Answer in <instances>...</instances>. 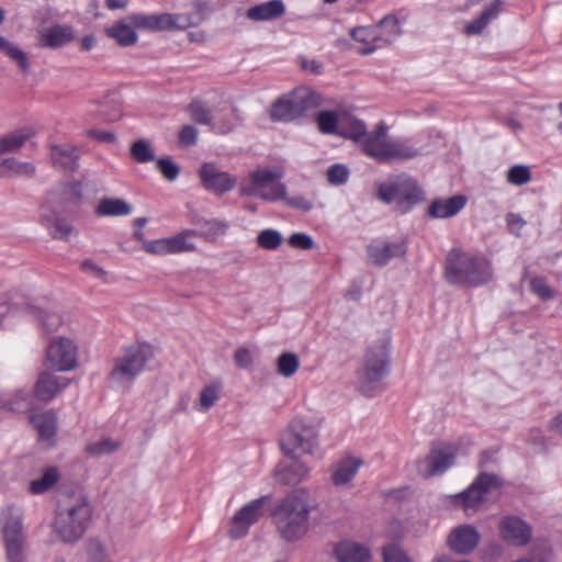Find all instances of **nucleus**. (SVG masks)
I'll list each match as a JSON object with an SVG mask.
<instances>
[{"instance_id": "obj_1", "label": "nucleus", "mask_w": 562, "mask_h": 562, "mask_svg": "<svg viewBox=\"0 0 562 562\" xmlns=\"http://www.w3.org/2000/svg\"><path fill=\"white\" fill-rule=\"evenodd\" d=\"M317 429L302 418L293 419L280 438L284 456L292 458L290 464L282 465L277 472V480L285 485H296L308 476L310 468L297 460L301 454L313 453L317 447Z\"/></svg>"}, {"instance_id": "obj_2", "label": "nucleus", "mask_w": 562, "mask_h": 562, "mask_svg": "<svg viewBox=\"0 0 562 562\" xmlns=\"http://www.w3.org/2000/svg\"><path fill=\"white\" fill-rule=\"evenodd\" d=\"M445 273L450 284L480 286L491 280L492 268L484 256L453 248L447 255Z\"/></svg>"}, {"instance_id": "obj_3", "label": "nucleus", "mask_w": 562, "mask_h": 562, "mask_svg": "<svg viewBox=\"0 0 562 562\" xmlns=\"http://www.w3.org/2000/svg\"><path fill=\"white\" fill-rule=\"evenodd\" d=\"M154 358V349L149 344L137 342L121 350L113 361L109 380L115 387L130 390L136 378L148 369Z\"/></svg>"}, {"instance_id": "obj_4", "label": "nucleus", "mask_w": 562, "mask_h": 562, "mask_svg": "<svg viewBox=\"0 0 562 562\" xmlns=\"http://www.w3.org/2000/svg\"><path fill=\"white\" fill-rule=\"evenodd\" d=\"M310 504L303 494H289L274 508L272 516L281 537L289 541L301 539L308 528Z\"/></svg>"}, {"instance_id": "obj_5", "label": "nucleus", "mask_w": 562, "mask_h": 562, "mask_svg": "<svg viewBox=\"0 0 562 562\" xmlns=\"http://www.w3.org/2000/svg\"><path fill=\"white\" fill-rule=\"evenodd\" d=\"M92 507L86 495L72 498L66 509L58 510L55 531L65 543H76L86 533L91 520Z\"/></svg>"}, {"instance_id": "obj_6", "label": "nucleus", "mask_w": 562, "mask_h": 562, "mask_svg": "<svg viewBox=\"0 0 562 562\" xmlns=\"http://www.w3.org/2000/svg\"><path fill=\"white\" fill-rule=\"evenodd\" d=\"M389 373V357L385 346L379 345L368 350L363 366L358 371L359 391L372 397L383 390L382 380Z\"/></svg>"}, {"instance_id": "obj_7", "label": "nucleus", "mask_w": 562, "mask_h": 562, "mask_svg": "<svg viewBox=\"0 0 562 562\" xmlns=\"http://www.w3.org/2000/svg\"><path fill=\"white\" fill-rule=\"evenodd\" d=\"M376 195L386 204L395 202L402 213L409 212L415 204L425 199L424 190L418 182L406 175L380 183Z\"/></svg>"}, {"instance_id": "obj_8", "label": "nucleus", "mask_w": 562, "mask_h": 562, "mask_svg": "<svg viewBox=\"0 0 562 562\" xmlns=\"http://www.w3.org/2000/svg\"><path fill=\"white\" fill-rule=\"evenodd\" d=\"M280 175L266 168H258L249 172L243 180L239 193L243 196H259L267 202H276L285 198L286 187L279 182Z\"/></svg>"}, {"instance_id": "obj_9", "label": "nucleus", "mask_w": 562, "mask_h": 562, "mask_svg": "<svg viewBox=\"0 0 562 562\" xmlns=\"http://www.w3.org/2000/svg\"><path fill=\"white\" fill-rule=\"evenodd\" d=\"M2 533L9 562H23L24 533L22 516L18 509H7Z\"/></svg>"}, {"instance_id": "obj_10", "label": "nucleus", "mask_w": 562, "mask_h": 562, "mask_svg": "<svg viewBox=\"0 0 562 562\" xmlns=\"http://www.w3.org/2000/svg\"><path fill=\"white\" fill-rule=\"evenodd\" d=\"M407 251L404 239H376L367 246V262L378 268L385 267L392 259L403 257Z\"/></svg>"}, {"instance_id": "obj_11", "label": "nucleus", "mask_w": 562, "mask_h": 562, "mask_svg": "<svg viewBox=\"0 0 562 562\" xmlns=\"http://www.w3.org/2000/svg\"><path fill=\"white\" fill-rule=\"evenodd\" d=\"M270 496L265 495L243 506L233 517L229 535L234 539H240L248 533L249 527L263 516V507Z\"/></svg>"}, {"instance_id": "obj_12", "label": "nucleus", "mask_w": 562, "mask_h": 562, "mask_svg": "<svg viewBox=\"0 0 562 562\" xmlns=\"http://www.w3.org/2000/svg\"><path fill=\"white\" fill-rule=\"evenodd\" d=\"M454 458L453 449L450 446L436 445L429 454L418 462V472L424 477L442 474L453 465Z\"/></svg>"}, {"instance_id": "obj_13", "label": "nucleus", "mask_w": 562, "mask_h": 562, "mask_svg": "<svg viewBox=\"0 0 562 562\" xmlns=\"http://www.w3.org/2000/svg\"><path fill=\"white\" fill-rule=\"evenodd\" d=\"M46 359L56 371L72 370L77 363V348L70 339L58 338L48 345Z\"/></svg>"}, {"instance_id": "obj_14", "label": "nucleus", "mask_w": 562, "mask_h": 562, "mask_svg": "<svg viewBox=\"0 0 562 562\" xmlns=\"http://www.w3.org/2000/svg\"><path fill=\"white\" fill-rule=\"evenodd\" d=\"M501 538L515 547L527 546L532 538L531 526L518 516H505L499 520Z\"/></svg>"}, {"instance_id": "obj_15", "label": "nucleus", "mask_w": 562, "mask_h": 562, "mask_svg": "<svg viewBox=\"0 0 562 562\" xmlns=\"http://www.w3.org/2000/svg\"><path fill=\"white\" fill-rule=\"evenodd\" d=\"M199 176L203 187L217 195L231 191L236 186V178L213 162H204L199 169Z\"/></svg>"}, {"instance_id": "obj_16", "label": "nucleus", "mask_w": 562, "mask_h": 562, "mask_svg": "<svg viewBox=\"0 0 562 562\" xmlns=\"http://www.w3.org/2000/svg\"><path fill=\"white\" fill-rule=\"evenodd\" d=\"M497 486L496 475L482 472L465 491L458 495V498L465 510L476 508L485 499L487 493Z\"/></svg>"}, {"instance_id": "obj_17", "label": "nucleus", "mask_w": 562, "mask_h": 562, "mask_svg": "<svg viewBox=\"0 0 562 562\" xmlns=\"http://www.w3.org/2000/svg\"><path fill=\"white\" fill-rule=\"evenodd\" d=\"M387 131V125L383 121H380L373 132L367 133L360 145L362 151L368 157L373 158L379 162H386L387 147L390 143Z\"/></svg>"}, {"instance_id": "obj_18", "label": "nucleus", "mask_w": 562, "mask_h": 562, "mask_svg": "<svg viewBox=\"0 0 562 562\" xmlns=\"http://www.w3.org/2000/svg\"><path fill=\"white\" fill-rule=\"evenodd\" d=\"M189 113L195 123L200 125H207L216 133L225 134L234 127V123L229 120H222L216 115H213L211 109L201 100H193L190 103Z\"/></svg>"}, {"instance_id": "obj_19", "label": "nucleus", "mask_w": 562, "mask_h": 562, "mask_svg": "<svg viewBox=\"0 0 562 562\" xmlns=\"http://www.w3.org/2000/svg\"><path fill=\"white\" fill-rule=\"evenodd\" d=\"M375 27L378 29V44L359 49L360 54L370 55L378 48L394 43L402 35L398 19L393 14L381 19Z\"/></svg>"}, {"instance_id": "obj_20", "label": "nucleus", "mask_w": 562, "mask_h": 562, "mask_svg": "<svg viewBox=\"0 0 562 562\" xmlns=\"http://www.w3.org/2000/svg\"><path fill=\"white\" fill-rule=\"evenodd\" d=\"M480 538V533L475 527L472 525H462L450 532L448 544L456 553L469 554L475 550Z\"/></svg>"}, {"instance_id": "obj_21", "label": "nucleus", "mask_w": 562, "mask_h": 562, "mask_svg": "<svg viewBox=\"0 0 562 562\" xmlns=\"http://www.w3.org/2000/svg\"><path fill=\"white\" fill-rule=\"evenodd\" d=\"M76 38L71 25L54 24L40 33V46L43 48L56 49L71 43Z\"/></svg>"}, {"instance_id": "obj_22", "label": "nucleus", "mask_w": 562, "mask_h": 562, "mask_svg": "<svg viewBox=\"0 0 562 562\" xmlns=\"http://www.w3.org/2000/svg\"><path fill=\"white\" fill-rule=\"evenodd\" d=\"M69 384L66 378H59L54 373L44 371L38 375L34 393L37 400L42 402H50L58 392Z\"/></svg>"}, {"instance_id": "obj_23", "label": "nucleus", "mask_w": 562, "mask_h": 562, "mask_svg": "<svg viewBox=\"0 0 562 562\" xmlns=\"http://www.w3.org/2000/svg\"><path fill=\"white\" fill-rule=\"evenodd\" d=\"M50 158L54 167L74 172L78 169L80 155L76 146L63 144L50 147Z\"/></svg>"}, {"instance_id": "obj_24", "label": "nucleus", "mask_w": 562, "mask_h": 562, "mask_svg": "<svg viewBox=\"0 0 562 562\" xmlns=\"http://www.w3.org/2000/svg\"><path fill=\"white\" fill-rule=\"evenodd\" d=\"M467 204L463 195H453L448 199H436L428 206L431 218H448L457 215Z\"/></svg>"}, {"instance_id": "obj_25", "label": "nucleus", "mask_w": 562, "mask_h": 562, "mask_svg": "<svg viewBox=\"0 0 562 562\" xmlns=\"http://www.w3.org/2000/svg\"><path fill=\"white\" fill-rule=\"evenodd\" d=\"M285 13V5L282 0H269L254 5L246 12L251 21H269L282 16Z\"/></svg>"}, {"instance_id": "obj_26", "label": "nucleus", "mask_w": 562, "mask_h": 562, "mask_svg": "<svg viewBox=\"0 0 562 562\" xmlns=\"http://www.w3.org/2000/svg\"><path fill=\"white\" fill-rule=\"evenodd\" d=\"M126 20L135 27L147 30L151 32L167 31V23L169 22V13L160 14H144L134 13L126 18Z\"/></svg>"}, {"instance_id": "obj_27", "label": "nucleus", "mask_w": 562, "mask_h": 562, "mask_svg": "<svg viewBox=\"0 0 562 562\" xmlns=\"http://www.w3.org/2000/svg\"><path fill=\"white\" fill-rule=\"evenodd\" d=\"M503 2L501 0H495L488 4H486L481 12V14L472 20L468 25L465 26V34L467 35H479L483 32V30L501 13Z\"/></svg>"}, {"instance_id": "obj_28", "label": "nucleus", "mask_w": 562, "mask_h": 562, "mask_svg": "<svg viewBox=\"0 0 562 562\" xmlns=\"http://www.w3.org/2000/svg\"><path fill=\"white\" fill-rule=\"evenodd\" d=\"M420 154L416 144L411 138H390L386 161L408 160Z\"/></svg>"}, {"instance_id": "obj_29", "label": "nucleus", "mask_w": 562, "mask_h": 562, "mask_svg": "<svg viewBox=\"0 0 562 562\" xmlns=\"http://www.w3.org/2000/svg\"><path fill=\"white\" fill-rule=\"evenodd\" d=\"M335 554L339 562H368L371 558L367 547L348 541L337 544Z\"/></svg>"}, {"instance_id": "obj_30", "label": "nucleus", "mask_w": 562, "mask_h": 562, "mask_svg": "<svg viewBox=\"0 0 562 562\" xmlns=\"http://www.w3.org/2000/svg\"><path fill=\"white\" fill-rule=\"evenodd\" d=\"M270 117L272 121L277 122H292L300 117L292 93L283 94L272 103Z\"/></svg>"}, {"instance_id": "obj_31", "label": "nucleus", "mask_w": 562, "mask_h": 562, "mask_svg": "<svg viewBox=\"0 0 562 562\" xmlns=\"http://www.w3.org/2000/svg\"><path fill=\"white\" fill-rule=\"evenodd\" d=\"M362 464L361 459L348 457L338 461L331 473V481L335 485H345L349 483Z\"/></svg>"}, {"instance_id": "obj_32", "label": "nucleus", "mask_w": 562, "mask_h": 562, "mask_svg": "<svg viewBox=\"0 0 562 562\" xmlns=\"http://www.w3.org/2000/svg\"><path fill=\"white\" fill-rule=\"evenodd\" d=\"M135 27L127 21H116L112 26L105 29V33L110 38H113L120 46H132L137 40L138 35L134 30Z\"/></svg>"}, {"instance_id": "obj_33", "label": "nucleus", "mask_w": 562, "mask_h": 562, "mask_svg": "<svg viewBox=\"0 0 562 562\" xmlns=\"http://www.w3.org/2000/svg\"><path fill=\"white\" fill-rule=\"evenodd\" d=\"M299 116L306 111L315 109L323 104V95L307 88H299L291 92Z\"/></svg>"}, {"instance_id": "obj_34", "label": "nucleus", "mask_w": 562, "mask_h": 562, "mask_svg": "<svg viewBox=\"0 0 562 562\" xmlns=\"http://www.w3.org/2000/svg\"><path fill=\"white\" fill-rule=\"evenodd\" d=\"M31 423L38 432L41 439H50L56 434L57 416L53 411H47L31 416Z\"/></svg>"}, {"instance_id": "obj_35", "label": "nucleus", "mask_w": 562, "mask_h": 562, "mask_svg": "<svg viewBox=\"0 0 562 562\" xmlns=\"http://www.w3.org/2000/svg\"><path fill=\"white\" fill-rule=\"evenodd\" d=\"M35 134L31 127L15 131L0 138V156L19 150Z\"/></svg>"}, {"instance_id": "obj_36", "label": "nucleus", "mask_w": 562, "mask_h": 562, "mask_svg": "<svg viewBox=\"0 0 562 562\" xmlns=\"http://www.w3.org/2000/svg\"><path fill=\"white\" fill-rule=\"evenodd\" d=\"M132 213V205L123 199L105 198L97 206L99 216H124Z\"/></svg>"}, {"instance_id": "obj_37", "label": "nucleus", "mask_w": 562, "mask_h": 562, "mask_svg": "<svg viewBox=\"0 0 562 562\" xmlns=\"http://www.w3.org/2000/svg\"><path fill=\"white\" fill-rule=\"evenodd\" d=\"M193 224L199 227L200 234L207 238H215L226 234L228 229V223L216 218H204L195 215L192 220Z\"/></svg>"}, {"instance_id": "obj_38", "label": "nucleus", "mask_w": 562, "mask_h": 562, "mask_svg": "<svg viewBox=\"0 0 562 562\" xmlns=\"http://www.w3.org/2000/svg\"><path fill=\"white\" fill-rule=\"evenodd\" d=\"M0 52L14 61L21 71L29 72L30 61L26 54L0 34Z\"/></svg>"}, {"instance_id": "obj_39", "label": "nucleus", "mask_w": 562, "mask_h": 562, "mask_svg": "<svg viewBox=\"0 0 562 562\" xmlns=\"http://www.w3.org/2000/svg\"><path fill=\"white\" fill-rule=\"evenodd\" d=\"M43 223L50 231V235L56 239H67L69 235L72 233V226L64 218L52 217L45 213V210H42L41 214Z\"/></svg>"}, {"instance_id": "obj_40", "label": "nucleus", "mask_w": 562, "mask_h": 562, "mask_svg": "<svg viewBox=\"0 0 562 562\" xmlns=\"http://www.w3.org/2000/svg\"><path fill=\"white\" fill-rule=\"evenodd\" d=\"M30 312L37 318L43 333H54L61 325L63 319L57 313L46 312L33 306L30 307Z\"/></svg>"}, {"instance_id": "obj_41", "label": "nucleus", "mask_w": 562, "mask_h": 562, "mask_svg": "<svg viewBox=\"0 0 562 562\" xmlns=\"http://www.w3.org/2000/svg\"><path fill=\"white\" fill-rule=\"evenodd\" d=\"M196 235V231L189 229L168 238L170 254L194 250L195 246L192 241H190V239Z\"/></svg>"}, {"instance_id": "obj_42", "label": "nucleus", "mask_w": 562, "mask_h": 562, "mask_svg": "<svg viewBox=\"0 0 562 562\" xmlns=\"http://www.w3.org/2000/svg\"><path fill=\"white\" fill-rule=\"evenodd\" d=\"M317 127L321 133L339 135L338 116L334 111H319L316 115Z\"/></svg>"}, {"instance_id": "obj_43", "label": "nucleus", "mask_w": 562, "mask_h": 562, "mask_svg": "<svg viewBox=\"0 0 562 562\" xmlns=\"http://www.w3.org/2000/svg\"><path fill=\"white\" fill-rule=\"evenodd\" d=\"M367 126L361 120L352 119L348 126L340 125L339 136L353 140L361 145L367 135Z\"/></svg>"}, {"instance_id": "obj_44", "label": "nucleus", "mask_w": 562, "mask_h": 562, "mask_svg": "<svg viewBox=\"0 0 562 562\" xmlns=\"http://www.w3.org/2000/svg\"><path fill=\"white\" fill-rule=\"evenodd\" d=\"M58 471L56 468H48L40 479L30 483V490L33 494H42L48 491L58 481Z\"/></svg>"}, {"instance_id": "obj_45", "label": "nucleus", "mask_w": 562, "mask_h": 562, "mask_svg": "<svg viewBox=\"0 0 562 562\" xmlns=\"http://www.w3.org/2000/svg\"><path fill=\"white\" fill-rule=\"evenodd\" d=\"M300 367L299 357L293 352H283L277 359L279 374L284 378L292 376Z\"/></svg>"}, {"instance_id": "obj_46", "label": "nucleus", "mask_w": 562, "mask_h": 562, "mask_svg": "<svg viewBox=\"0 0 562 562\" xmlns=\"http://www.w3.org/2000/svg\"><path fill=\"white\" fill-rule=\"evenodd\" d=\"M283 237L280 232L273 228H266L257 236V244L266 250H276L282 244Z\"/></svg>"}, {"instance_id": "obj_47", "label": "nucleus", "mask_w": 562, "mask_h": 562, "mask_svg": "<svg viewBox=\"0 0 562 562\" xmlns=\"http://www.w3.org/2000/svg\"><path fill=\"white\" fill-rule=\"evenodd\" d=\"M350 36L358 43L366 44L368 47L378 44V29L374 26H357L350 31Z\"/></svg>"}, {"instance_id": "obj_48", "label": "nucleus", "mask_w": 562, "mask_h": 562, "mask_svg": "<svg viewBox=\"0 0 562 562\" xmlns=\"http://www.w3.org/2000/svg\"><path fill=\"white\" fill-rule=\"evenodd\" d=\"M3 166L7 167V175L32 177L36 171L33 164L19 161L15 158L3 159Z\"/></svg>"}, {"instance_id": "obj_49", "label": "nucleus", "mask_w": 562, "mask_h": 562, "mask_svg": "<svg viewBox=\"0 0 562 562\" xmlns=\"http://www.w3.org/2000/svg\"><path fill=\"white\" fill-rule=\"evenodd\" d=\"M121 443L111 438H102L87 446V452L92 457H101L114 452Z\"/></svg>"}, {"instance_id": "obj_50", "label": "nucleus", "mask_w": 562, "mask_h": 562, "mask_svg": "<svg viewBox=\"0 0 562 562\" xmlns=\"http://www.w3.org/2000/svg\"><path fill=\"white\" fill-rule=\"evenodd\" d=\"M131 153L134 159L139 164L149 162L155 159V154L149 143L145 139L134 142L131 147Z\"/></svg>"}, {"instance_id": "obj_51", "label": "nucleus", "mask_w": 562, "mask_h": 562, "mask_svg": "<svg viewBox=\"0 0 562 562\" xmlns=\"http://www.w3.org/2000/svg\"><path fill=\"white\" fill-rule=\"evenodd\" d=\"M531 173L528 167L522 165L513 166L507 172V181L515 186H522L530 181Z\"/></svg>"}, {"instance_id": "obj_52", "label": "nucleus", "mask_w": 562, "mask_h": 562, "mask_svg": "<svg viewBox=\"0 0 562 562\" xmlns=\"http://www.w3.org/2000/svg\"><path fill=\"white\" fill-rule=\"evenodd\" d=\"M349 170L345 165L335 164L327 170V180L333 186H341L348 181Z\"/></svg>"}, {"instance_id": "obj_53", "label": "nucleus", "mask_w": 562, "mask_h": 562, "mask_svg": "<svg viewBox=\"0 0 562 562\" xmlns=\"http://www.w3.org/2000/svg\"><path fill=\"white\" fill-rule=\"evenodd\" d=\"M383 562H413L408 555L396 544L390 543L382 550Z\"/></svg>"}, {"instance_id": "obj_54", "label": "nucleus", "mask_w": 562, "mask_h": 562, "mask_svg": "<svg viewBox=\"0 0 562 562\" xmlns=\"http://www.w3.org/2000/svg\"><path fill=\"white\" fill-rule=\"evenodd\" d=\"M88 555L91 562H111L108 559L104 544L98 539L89 540Z\"/></svg>"}, {"instance_id": "obj_55", "label": "nucleus", "mask_w": 562, "mask_h": 562, "mask_svg": "<svg viewBox=\"0 0 562 562\" xmlns=\"http://www.w3.org/2000/svg\"><path fill=\"white\" fill-rule=\"evenodd\" d=\"M157 167L168 181H173L180 173V168L169 157L159 158Z\"/></svg>"}, {"instance_id": "obj_56", "label": "nucleus", "mask_w": 562, "mask_h": 562, "mask_svg": "<svg viewBox=\"0 0 562 562\" xmlns=\"http://www.w3.org/2000/svg\"><path fill=\"white\" fill-rule=\"evenodd\" d=\"M530 289L541 300H550L554 295L552 289L548 285L546 279L541 277H536L531 279Z\"/></svg>"}, {"instance_id": "obj_57", "label": "nucleus", "mask_w": 562, "mask_h": 562, "mask_svg": "<svg viewBox=\"0 0 562 562\" xmlns=\"http://www.w3.org/2000/svg\"><path fill=\"white\" fill-rule=\"evenodd\" d=\"M199 131L193 125H184L179 132V145L190 147L196 144Z\"/></svg>"}, {"instance_id": "obj_58", "label": "nucleus", "mask_w": 562, "mask_h": 562, "mask_svg": "<svg viewBox=\"0 0 562 562\" xmlns=\"http://www.w3.org/2000/svg\"><path fill=\"white\" fill-rule=\"evenodd\" d=\"M169 22L167 23V31L180 29L184 30L190 26L196 25L198 21L192 20L191 16L184 14H171L169 13Z\"/></svg>"}, {"instance_id": "obj_59", "label": "nucleus", "mask_w": 562, "mask_h": 562, "mask_svg": "<svg viewBox=\"0 0 562 562\" xmlns=\"http://www.w3.org/2000/svg\"><path fill=\"white\" fill-rule=\"evenodd\" d=\"M218 398V390L216 386H205L200 394V405L203 411H207L215 404Z\"/></svg>"}, {"instance_id": "obj_60", "label": "nucleus", "mask_w": 562, "mask_h": 562, "mask_svg": "<svg viewBox=\"0 0 562 562\" xmlns=\"http://www.w3.org/2000/svg\"><path fill=\"white\" fill-rule=\"evenodd\" d=\"M289 245L293 248L308 250L313 248L314 240L305 233H294L289 238Z\"/></svg>"}, {"instance_id": "obj_61", "label": "nucleus", "mask_w": 562, "mask_h": 562, "mask_svg": "<svg viewBox=\"0 0 562 562\" xmlns=\"http://www.w3.org/2000/svg\"><path fill=\"white\" fill-rule=\"evenodd\" d=\"M80 268L82 272L88 273L95 279L103 281L106 279V272L101 267L95 265L91 259L83 260L80 265Z\"/></svg>"}, {"instance_id": "obj_62", "label": "nucleus", "mask_w": 562, "mask_h": 562, "mask_svg": "<svg viewBox=\"0 0 562 562\" xmlns=\"http://www.w3.org/2000/svg\"><path fill=\"white\" fill-rule=\"evenodd\" d=\"M86 135L99 143H104V144L114 143L116 139L115 134L111 131H101V130L91 128L86 132Z\"/></svg>"}, {"instance_id": "obj_63", "label": "nucleus", "mask_w": 562, "mask_h": 562, "mask_svg": "<svg viewBox=\"0 0 562 562\" xmlns=\"http://www.w3.org/2000/svg\"><path fill=\"white\" fill-rule=\"evenodd\" d=\"M145 250L150 254L166 255L170 254L169 241L166 239L151 240L145 244Z\"/></svg>"}, {"instance_id": "obj_64", "label": "nucleus", "mask_w": 562, "mask_h": 562, "mask_svg": "<svg viewBox=\"0 0 562 562\" xmlns=\"http://www.w3.org/2000/svg\"><path fill=\"white\" fill-rule=\"evenodd\" d=\"M283 200L285 201L286 205L303 212H310L313 209L312 202L305 199L303 195H295L292 198L285 196Z\"/></svg>"}]
</instances>
